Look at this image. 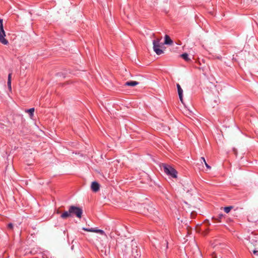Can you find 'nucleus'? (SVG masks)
<instances>
[{"instance_id": "nucleus-1", "label": "nucleus", "mask_w": 258, "mask_h": 258, "mask_svg": "<svg viewBox=\"0 0 258 258\" xmlns=\"http://www.w3.org/2000/svg\"><path fill=\"white\" fill-rule=\"evenodd\" d=\"M124 252L128 258H140L141 256V252L137 244L133 240L125 246Z\"/></svg>"}, {"instance_id": "nucleus-2", "label": "nucleus", "mask_w": 258, "mask_h": 258, "mask_svg": "<svg viewBox=\"0 0 258 258\" xmlns=\"http://www.w3.org/2000/svg\"><path fill=\"white\" fill-rule=\"evenodd\" d=\"M162 167L166 174L173 178H176L177 177V172L172 166L169 165L163 164Z\"/></svg>"}, {"instance_id": "nucleus-3", "label": "nucleus", "mask_w": 258, "mask_h": 258, "mask_svg": "<svg viewBox=\"0 0 258 258\" xmlns=\"http://www.w3.org/2000/svg\"><path fill=\"white\" fill-rule=\"evenodd\" d=\"M69 209L72 216L75 215L78 218L82 217L83 210L81 208L74 206H71Z\"/></svg>"}, {"instance_id": "nucleus-4", "label": "nucleus", "mask_w": 258, "mask_h": 258, "mask_svg": "<svg viewBox=\"0 0 258 258\" xmlns=\"http://www.w3.org/2000/svg\"><path fill=\"white\" fill-rule=\"evenodd\" d=\"M6 33L4 29L3 21L0 18V42L4 45H7L8 41L5 38Z\"/></svg>"}, {"instance_id": "nucleus-5", "label": "nucleus", "mask_w": 258, "mask_h": 258, "mask_svg": "<svg viewBox=\"0 0 258 258\" xmlns=\"http://www.w3.org/2000/svg\"><path fill=\"white\" fill-rule=\"evenodd\" d=\"M91 187L93 191L97 192L99 190L100 185L97 182L93 181L92 182Z\"/></svg>"}, {"instance_id": "nucleus-6", "label": "nucleus", "mask_w": 258, "mask_h": 258, "mask_svg": "<svg viewBox=\"0 0 258 258\" xmlns=\"http://www.w3.org/2000/svg\"><path fill=\"white\" fill-rule=\"evenodd\" d=\"M176 86H177V91H178V96H179L180 100L181 101V102H183V90L179 84H177Z\"/></svg>"}, {"instance_id": "nucleus-7", "label": "nucleus", "mask_w": 258, "mask_h": 258, "mask_svg": "<svg viewBox=\"0 0 258 258\" xmlns=\"http://www.w3.org/2000/svg\"><path fill=\"white\" fill-rule=\"evenodd\" d=\"M160 47V45H153L154 51L157 55H160L163 53V51Z\"/></svg>"}, {"instance_id": "nucleus-8", "label": "nucleus", "mask_w": 258, "mask_h": 258, "mask_svg": "<svg viewBox=\"0 0 258 258\" xmlns=\"http://www.w3.org/2000/svg\"><path fill=\"white\" fill-rule=\"evenodd\" d=\"M173 43V41L170 39L169 36L167 35L165 36L164 44L167 45H171Z\"/></svg>"}, {"instance_id": "nucleus-9", "label": "nucleus", "mask_w": 258, "mask_h": 258, "mask_svg": "<svg viewBox=\"0 0 258 258\" xmlns=\"http://www.w3.org/2000/svg\"><path fill=\"white\" fill-rule=\"evenodd\" d=\"M139 84V82L134 81H131L125 82V85L128 86H135Z\"/></svg>"}, {"instance_id": "nucleus-10", "label": "nucleus", "mask_w": 258, "mask_h": 258, "mask_svg": "<svg viewBox=\"0 0 258 258\" xmlns=\"http://www.w3.org/2000/svg\"><path fill=\"white\" fill-rule=\"evenodd\" d=\"M71 216H72L71 213H70L69 210L68 211H65L61 215V218H62V219H66Z\"/></svg>"}, {"instance_id": "nucleus-11", "label": "nucleus", "mask_w": 258, "mask_h": 258, "mask_svg": "<svg viewBox=\"0 0 258 258\" xmlns=\"http://www.w3.org/2000/svg\"><path fill=\"white\" fill-rule=\"evenodd\" d=\"M83 230L84 231H88V232H92L98 233V230L99 229H98L97 228H83Z\"/></svg>"}, {"instance_id": "nucleus-12", "label": "nucleus", "mask_w": 258, "mask_h": 258, "mask_svg": "<svg viewBox=\"0 0 258 258\" xmlns=\"http://www.w3.org/2000/svg\"><path fill=\"white\" fill-rule=\"evenodd\" d=\"M181 57L186 61H189L190 59L188 57V55L186 53H183L181 55Z\"/></svg>"}, {"instance_id": "nucleus-13", "label": "nucleus", "mask_w": 258, "mask_h": 258, "mask_svg": "<svg viewBox=\"0 0 258 258\" xmlns=\"http://www.w3.org/2000/svg\"><path fill=\"white\" fill-rule=\"evenodd\" d=\"M8 86L9 89L11 90V74H9L8 76Z\"/></svg>"}, {"instance_id": "nucleus-14", "label": "nucleus", "mask_w": 258, "mask_h": 258, "mask_svg": "<svg viewBox=\"0 0 258 258\" xmlns=\"http://www.w3.org/2000/svg\"><path fill=\"white\" fill-rule=\"evenodd\" d=\"M26 112H28L30 114L31 116H32L33 115V113L34 112V108H31L29 109H28L26 110Z\"/></svg>"}, {"instance_id": "nucleus-15", "label": "nucleus", "mask_w": 258, "mask_h": 258, "mask_svg": "<svg viewBox=\"0 0 258 258\" xmlns=\"http://www.w3.org/2000/svg\"><path fill=\"white\" fill-rule=\"evenodd\" d=\"M161 39H161H157L156 40H154L153 41V45H160V41Z\"/></svg>"}, {"instance_id": "nucleus-16", "label": "nucleus", "mask_w": 258, "mask_h": 258, "mask_svg": "<svg viewBox=\"0 0 258 258\" xmlns=\"http://www.w3.org/2000/svg\"><path fill=\"white\" fill-rule=\"evenodd\" d=\"M232 207H231V206L226 207L224 208V210L225 213H228L230 211V210L232 209Z\"/></svg>"}, {"instance_id": "nucleus-17", "label": "nucleus", "mask_w": 258, "mask_h": 258, "mask_svg": "<svg viewBox=\"0 0 258 258\" xmlns=\"http://www.w3.org/2000/svg\"><path fill=\"white\" fill-rule=\"evenodd\" d=\"M224 217V215L222 214H220L218 215V217L215 218V220L218 222L221 221V219Z\"/></svg>"}, {"instance_id": "nucleus-18", "label": "nucleus", "mask_w": 258, "mask_h": 258, "mask_svg": "<svg viewBox=\"0 0 258 258\" xmlns=\"http://www.w3.org/2000/svg\"><path fill=\"white\" fill-rule=\"evenodd\" d=\"M98 233H100V234L102 235H104L106 237V235L105 234V233L104 232V231L102 230H101V229H99L98 230Z\"/></svg>"}, {"instance_id": "nucleus-19", "label": "nucleus", "mask_w": 258, "mask_h": 258, "mask_svg": "<svg viewBox=\"0 0 258 258\" xmlns=\"http://www.w3.org/2000/svg\"><path fill=\"white\" fill-rule=\"evenodd\" d=\"M8 228L11 229H13V224L12 223H9L8 224Z\"/></svg>"}, {"instance_id": "nucleus-20", "label": "nucleus", "mask_w": 258, "mask_h": 258, "mask_svg": "<svg viewBox=\"0 0 258 258\" xmlns=\"http://www.w3.org/2000/svg\"><path fill=\"white\" fill-rule=\"evenodd\" d=\"M253 253L254 254H255V255H258V250H255V249L253 250Z\"/></svg>"}, {"instance_id": "nucleus-21", "label": "nucleus", "mask_w": 258, "mask_h": 258, "mask_svg": "<svg viewBox=\"0 0 258 258\" xmlns=\"http://www.w3.org/2000/svg\"><path fill=\"white\" fill-rule=\"evenodd\" d=\"M205 165H206V167L209 169H211V166L210 165H209L207 162H205Z\"/></svg>"}, {"instance_id": "nucleus-22", "label": "nucleus", "mask_w": 258, "mask_h": 258, "mask_svg": "<svg viewBox=\"0 0 258 258\" xmlns=\"http://www.w3.org/2000/svg\"><path fill=\"white\" fill-rule=\"evenodd\" d=\"M201 160H203V161L204 162V163H205V162H206V160L204 157H201Z\"/></svg>"}, {"instance_id": "nucleus-23", "label": "nucleus", "mask_w": 258, "mask_h": 258, "mask_svg": "<svg viewBox=\"0 0 258 258\" xmlns=\"http://www.w3.org/2000/svg\"><path fill=\"white\" fill-rule=\"evenodd\" d=\"M165 244L166 245L165 249H166L168 248V243L166 241H165Z\"/></svg>"}, {"instance_id": "nucleus-24", "label": "nucleus", "mask_w": 258, "mask_h": 258, "mask_svg": "<svg viewBox=\"0 0 258 258\" xmlns=\"http://www.w3.org/2000/svg\"><path fill=\"white\" fill-rule=\"evenodd\" d=\"M212 258H217L216 256H213Z\"/></svg>"}]
</instances>
